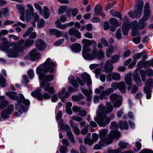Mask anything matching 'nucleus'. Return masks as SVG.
<instances>
[{
	"label": "nucleus",
	"instance_id": "obj_41",
	"mask_svg": "<svg viewBox=\"0 0 153 153\" xmlns=\"http://www.w3.org/2000/svg\"><path fill=\"white\" fill-rule=\"evenodd\" d=\"M10 114L6 110L4 109L1 111V115L2 118L7 119L9 118V115Z\"/></svg>",
	"mask_w": 153,
	"mask_h": 153
},
{
	"label": "nucleus",
	"instance_id": "obj_42",
	"mask_svg": "<svg viewBox=\"0 0 153 153\" xmlns=\"http://www.w3.org/2000/svg\"><path fill=\"white\" fill-rule=\"evenodd\" d=\"M114 51V48L113 46H111L108 48L107 49L106 51V54L107 57L109 58Z\"/></svg>",
	"mask_w": 153,
	"mask_h": 153
},
{
	"label": "nucleus",
	"instance_id": "obj_47",
	"mask_svg": "<svg viewBox=\"0 0 153 153\" xmlns=\"http://www.w3.org/2000/svg\"><path fill=\"white\" fill-rule=\"evenodd\" d=\"M28 9L26 10V12L27 13L32 14L33 13V8L32 6L30 4H28L27 5Z\"/></svg>",
	"mask_w": 153,
	"mask_h": 153
},
{
	"label": "nucleus",
	"instance_id": "obj_51",
	"mask_svg": "<svg viewBox=\"0 0 153 153\" xmlns=\"http://www.w3.org/2000/svg\"><path fill=\"white\" fill-rule=\"evenodd\" d=\"M14 109L13 104H11L9 105L5 110L8 112V113L10 114L13 112Z\"/></svg>",
	"mask_w": 153,
	"mask_h": 153
},
{
	"label": "nucleus",
	"instance_id": "obj_4",
	"mask_svg": "<svg viewBox=\"0 0 153 153\" xmlns=\"http://www.w3.org/2000/svg\"><path fill=\"white\" fill-rule=\"evenodd\" d=\"M94 120L100 126L104 127L109 123L111 118L110 117H107L106 113L99 112L94 118Z\"/></svg>",
	"mask_w": 153,
	"mask_h": 153
},
{
	"label": "nucleus",
	"instance_id": "obj_24",
	"mask_svg": "<svg viewBox=\"0 0 153 153\" xmlns=\"http://www.w3.org/2000/svg\"><path fill=\"white\" fill-rule=\"evenodd\" d=\"M36 45L38 49L41 50L44 49L45 48V44L41 39L37 40L36 42Z\"/></svg>",
	"mask_w": 153,
	"mask_h": 153
},
{
	"label": "nucleus",
	"instance_id": "obj_45",
	"mask_svg": "<svg viewBox=\"0 0 153 153\" xmlns=\"http://www.w3.org/2000/svg\"><path fill=\"white\" fill-rule=\"evenodd\" d=\"M84 143L85 144H88L89 146H91L93 143V140L92 139H90L88 138H85L84 140Z\"/></svg>",
	"mask_w": 153,
	"mask_h": 153
},
{
	"label": "nucleus",
	"instance_id": "obj_2",
	"mask_svg": "<svg viewBox=\"0 0 153 153\" xmlns=\"http://www.w3.org/2000/svg\"><path fill=\"white\" fill-rule=\"evenodd\" d=\"M89 52L87 51L82 52L83 56L85 59L89 60L96 59L101 60L104 57V52L102 50L98 51L96 48H94L91 54L88 53Z\"/></svg>",
	"mask_w": 153,
	"mask_h": 153
},
{
	"label": "nucleus",
	"instance_id": "obj_14",
	"mask_svg": "<svg viewBox=\"0 0 153 153\" xmlns=\"http://www.w3.org/2000/svg\"><path fill=\"white\" fill-rule=\"evenodd\" d=\"M68 34L70 36H74L76 38H81V34L78 30L74 27L71 28L68 31Z\"/></svg>",
	"mask_w": 153,
	"mask_h": 153
},
{
	"label": "nucleus",
	"instance_id": "obj_38",
	"mask_svg": "<svg viewBox=\"0 0 153 153\" xmlns=\"http://www.w3.org/2000/svg\"><path fill=\"white\" fill-rule=\"evenodd\" d=\"M0 85L2 88L5 87L6 85V79L2 75H0Z\"/></svg>",
	"mask_w": 153,
	"mask_h": 153
},
{
	"label": "nucleus",
	"instance_id": "obj_13",
	"mask_svg": "<svg viewBox=\"0 0 153 153\" xmlns=\"http://www.w3.org/2000/svg\"><path fill=\"white\" fill-rule=\"evenodd\" d=\"M113 110L112 105L111 103L109 102H107L106 106L101 108L100 112H102L103 113H109Z\"/></svg>",
	"mask_w": 153,
	"mask_h": 153
},
{
	"label": "nucleus",
	"instance_id": "obj_35",
	"mask_svg": "<svg viewBox=\"0 0 153 153\" xmlns=\"http://www.w3.org/2000/svg\"><path fill=\"white\" fill-rule=\"evenodd\" d=\"M125 80L126 84L128 85H132V78L130 76L127 75L125 77Z\"/></svg>",
	"mask_w": 153,
	"mask_h": 153
},
{
	"label": "nucleus",
	"instance_id": "obj_5",
	"mask_svg": "<svg viewBox=\"0 0 153 153\" xmlns=\"http://www.w3.org/2000/svg\"><path fill=\"white\" fill-rule=\"evenodd\" d=\"M143 12L144 16L138 22L140 26L139 28L140 29H142L144 28L145 21L148 19L151 16V12L150 10L149 4L148 2H146L145 4Z\"/></svg>",
	"mask_w": 153,
	"mask_h": 153
},
{
	"label": "nucleus",
	"instance_id": "obj_6",
	"mask_svg": "<svg viewBox=\"0 0 153 153\" xmlns=\"http://www.w3.org/2000/svg\"><path fill=\"white\" fill-rule=\"evenodd\" d=\"M143 5V1L141 0L138 1L137 4L135 5L134 9V13L130 11L128 13V15L131 17H135L136 18H139L141 16Z\"/></svg>",
	"mask_w": 153,
	"mask_h": 153
},
{
	"label": "nucleus",
	"instance_id": "obj_36",
	"mask_svg": "<svg viewBox=\"0 0 153 153\" xmlns=\"http://www.w3.org/2000/svg\"><path fill=\"white\" fill-rule=\"evenodd\" d=\"M95 14L98 16L100 15L102 11V7L99 5H97L94 8Z\"/></svg>",
	"mask_w": 153,
	"mask_h": 153
},
{
	"label": "nucleus",
	"instance_id": "obj_26",
	"mask_svg": "<svg viewBox=\"0 0 153 153\" xmlns=\"http://www.w3.org/2000/svg\"><path fill=\"white\" fill-rule=\"evenodd\" d=\"M118 88L122 93H125L126 85L124 82H118Z\"/></svg>",
	"mask_w": 153,
	"mask_h": 153
},
{
	"label": "nucleus",
	"instance_id": "obj_3",
	"mask_svg": "<svg viewBox=\"0 0 153 153\" xmlns=\"http://www.w3.org/2000/svg\"><path fill=\"white\" fill-rule=\"evenodd\" d=\"M42 65V68H37L36 71L37 74H40L42 71L46 73L49 71L50 73H53L54 71V68L56 66L55 64L52 62L50 58H48Z\"/></svg>",
	"mask_w": 153,
	"mask_h": 153
},
{
	"label": "nucleus",
	"instance_id": "obj_16",
	"mask_svg": "<svg viewBox=\"0 0 153 153\" xmlns=\"http://www.w3.org/2000/svg\"><path fill=\"white\" fill-rule=\"evenodd\" d=\"M30 59L32 61H34L39 57L40 54L36 49H34L32 50L29 53Z\"/></svg>",
	"mask_w": 153,
	"mask_h": 153
},
{
	"label": "nucleus",
	"instance_id": "obj_20",
	"mask_svg": "<svg viewBox=\"0 0 153 153\" xmlns=\"http://www.w3.org/2000/svg\"><path fill=\"white\" fill-rule=\"evenodd\" d=\"M82 79L84 82H86L88 86L92 84L91 77L88 73H85L84 74H82Z\"/></svg>",
	"mask_w": 153,
	"mask_h": 153
},
{
	"label": "nucleus",
	"instance_id": "obj_50",
	"mask_svg": "<svg viewBox=\"0 0 153 153\" xmlns=\"http://www.w3.org/2000/svg\"><path fill=\"white\" fill-rule=\"evenodd\" d=\"M82 91L83 93L86 96L90 95L92 93V91L91 89L87 90L85 89H83Z\"/></svg>",
	"mask_w": 153,
	"mask_h": 153
},
{
	"label": "nucleus",
	"instance_id": "obj_32",
	"mask_svg": "<svg viewBox=\"0 0 153 153\" xmlns=\"http://www.w3.org/2000/svg\"><path fill=\"white\" fill-rule=\"evenodd\" d=\"M110 14L113 16L117 17L121 20H123L122 15L120 12L115 11L113 10H111L110 11Z\"/></svg>",
	"mask_w": 153,
	"mask_h": 153
},
{
	"label": "nucleus",
	"instance_id": "obj_63",
	"mask_svg": "<svg viewBox=\"0 0 153 153\" xmlns=\"http://www.w3.org/2000/svg\"><path fill=\"white\" fill-rule=\"evenodd\" d=\"M77 81L76 79H72L70 81V82L74 86L77 88L79 87Z\"/></svg>",
	"mask_w": 153,
	"mask_h": 153
},
{
	"label": "nucleus",
	"instance_id": "obj_11",
	"mask_svg": "<svg viewBox=\"0 0 153 153\" xmlns=\"http://www.w3.org/2000/svg\"><path fill=\"white\" fill-rule=\"evenodd\" d=\"M120 78V75L119 74L114 72L108 74L106 77V79L108 81H110L113 79L116 81H119Z\"/></svg>",
	"mask_w": 153,
	"mask_h": 153
},
{
	"label": "nucleus",
	"instance_id": "obj_64",
	"mask_svg": "<svg viewBox=\"0 0 153 153\" xmlns=\"http://www.w3.org/2000/svg\"><path fill=\"white\" fill-rule=\"evenodd\" d=\"M122 37L121 30L120 29L117 30L116 32V37L118 39H120Z\"/></svg>",
	"mask_w": 153,
	"mask_h": 153
},
{
	"label": "nucleus",
	"instance_id": "obj_62",
	"mask_svg": "<svg viewBox=\"0 0 153 153\" xmlns=\"http://www.w3.org/2000/svg\"><path fill=\"white\" fill-rule=\"evenodd\" d=\"M71 118L72 120H72V121L73 120H74L78 122H81L83 120L82 118L78 116H73L71 117Z\"/></svg>",
	"mask_w": 153,
	"mask_h": 153
},
{
	"label": "nucleus",
	"instance_id": "obj_37",
	"mask_svg": "<svg viewBox=\"0 0 153 153\" xmlns=\"http://www.w3.org/2000/svg\"><path fill=\"white\" fill-rule=\"evenodd\" d=\"M34 41L33 39H27L25 41V45L26 48L31 46L34 43Z\"/></svg>",
	"mask_w": 153,
	"mask_h": 153
},
{
	"label": "nucleus",
	"instance_id": "obj_17",
	"mask_svg": "<svg viewBox=\"0 0 153 153\" xmlns=\"http://www.w3.org/2000/svg\"><path fill=\"white\" fill-rule=\"evenodd\" d=\"M120 134L119 132L116 130L111 131L108 134V139H111V143L113 142V138L118 139L120 137Z\"/></svg>",
	"mask_w": 153,
	"mask_h": 153
},
{
	"label": "nucleus",
	"instance_id": "obj_29",
	"mask_svg": "<svg viewBox=\"0 0 153 153\" xmlns=\"http://www.w3.org/2000/svg\"><path fill=\"white\" fill-rule=\"evenodd\" d=\"M119 126L121 130L123 129H128V124L126 121L120 120L119 122Z\"/></svg>",
	"mask_w": 153,
	"mask_h": 153
},
{
	"label": "nucleus",
	"instance_id": "obj_61",
	"mask_svg": "<svg viewBox=\"0 0 153 153\" xmlns=\"http://www.w3.org/2000/svg\"><path fill=\"white\" fill-rule=\"evenodd\" d=\"M119 57L118 55H115L113 56L111 58V63H114L117 62L119 60Z\"/></svg>",
	"mask_w": 153,
	"mask_h": 153
},
{
	"label": "nucleus",
	"instance_id": "obj_53",
	"mask_svg": "<svg viewBox=\"0 0 153 153\" xmlns=\"http://www.w3.org/2000/svg\"><path fill=\"white\" fill-rule=\"evenodd\" d=\"M45 25V21L44 20L41 19H40L37 24V26L39 28H41L44 26Z\"/></svg>",
	"mask_w": 153,
	"mask_h": 153
},
{
	"label": "nucleus",
	"instance_id": "obj_25",
	"mask_svg": "<svg viewBox=\"0 0 153 153\" xmlns=\"http://www.w3.org/2000/svg\"><path fill=\"white\" fill-rule=\"evenodd\" d=\"M70 124L73 128L74 132L76 135H79L80 134V130L78 128V125L74 123V121L72 120L70 121Z\"/></svg>",
	"mask_w": 153,
	"mask_h": 153
},
{
	"label": "nucleus",
	"instance_id": "obj_27",
	"mask_svg": "<svg viewBox=\"0 0 153 153\" xmlns=\"http://www.w3.org/2000/svg\"><path fill=\"white\" fill-rule=\"evenodd\" d=\"M71 48L73 51L77 52L81 51V46L79 43H76L71 45Z\"/></svg>",
	"mask_w": 153,
	"mask_h": 153
},
{
	"label": "nucleus",
	"instance_id": "obj_57",
	"mask_svg": "<svg viewBox=\"0 0 153 153\" xmlns=\"http://www.w3.org/2000/svg\"><path fill=\"white\" fill-rule=\"evenodd\" d=\"M88 125L85 126L81 130V133L83 135H85L88 132Z\"/></svg>",
	"mask_w": 153,
	"mask_h": 153
},
{
	"label": "nucleus",
	"instance_id": "obj_22",
	"mask_svg": "<svg viewBox=\"0 0 153 153\" xmlns=\"http://www.w3.org/2000/svg\"><path fill=\"white\" fill-rule=\"evenodd\" d=\"M132 24L133 25L132 34L133 36H134L138 33V28L139 26L137 24V20L134 21Z\"/></svg>",
	"mask_w": 153,
	"mask_h": 153
},
{
	"label": "nucleus",
	"instance_id": "obj_30",
	"mask_svg": "<svg viewBox=\"0 0 153 153\" xmlns=\"http://www.w3.org/2000/svg\"><path fill=\"white\" fill-rule=\"evenodd\" d=\"M134 82L138 86H140L141 85L142 82L139 75L136 74H134L133 77Z\"/></svg>",
	"mask_w": 153,
	"mask_h": 153
},
{
	"label": "nucleus",
	"instance_id": "obj_58",
	"mask_svg": "<svg viewBox=\"0 0 153 153\" xmlns=\"http://www.w3.org/2000/svg\"><path fill=\"white\" fill-rule=\"evenodd\" d=\"M144 71L148 76H153V70L150 69L144 70Z\"/></svg>",
	"mask_w": 153,
	"mask_h": 153
},
{
	"label": "nucleus",
	"instance_id": "obj_33",
	"mask_svg": "<svg viewBox=\"0 0 153 153\" xmlns=\"http://www.w3.org/2000/svg\"><path fill=\"white\" fill-rule=\"evenodd\" d=\"M109 22L112 26L114 27H117L120 25L119 24L117 19L114 18L109 19Z\"/></svg>",
	"mask_w": 153,
	"mask_h": 153
},
{
	"label": "nucleus",
	"instance_id": "obj_1",
	"mask_svg": "<svg viewBox=\"0 0 153 153\" xmlns=\"http://www.w3.org/2000/svg\"><path fill=\"white\" fill-rule=\"evenodd\" d=\"M3 41L1 44V47L5 53L8 54L9 57H16L19 56V52L22 51L26 48L25 41L22 39L17 42H10L4 37L2 38Z\"/></svg>",
	"mask_w": 153,
	"mask_h": 153
},
{
	"label": "nucleus",
	"instance_id": "obj_28",
	"mask_svg": "<svg viewBox=\"0 0 153 153\" xmlns=\"http://www.w3.org/2000/svg\"><path fill=\"white\" fill-rule=\"evenodd\" d=\"M58 125L60 126L62 130H64L67 132L68 131H71L69 126L68 125H65L63 123L62 120H60L59 122Z\"/></svg>",
	"mask_w": 153,
	"mask_h": 153
},
{
	"label": "nucleus",
	"instance_id": "obj_40",
	"mask_svg": "<svg viewBox=\"0 0 153 153\" xmlns=\"http://www.w3.org/2000/svg\"><path fill=\"white\" fill-rule=\"evenodd\" d=\"M130 26H122V32L124 35L126 36L128 34V31L130 29Z\"/></svg>",
	"mask_w": 153,
	"mask_h": 153
},
{
	"label": "nucleus",
	"instance_id": "obj_18",
	"mask_svg": "<svg viewBox=\"0 0 153 153\" xmlns=\"http://www.w3.org/2000/svg\"><path fill=\"white\" fill-rule=\"evenodd\" d=\"M113 66L111 63V60H107L105 63L104 68V71L106 73H109L112 71Z\"/></svg>",
	"mask_w": 153,
	"mask_h": 153
},
{
	"label": "nucleus",
	"instance_id": "obj_19",
	"mask_svg": "<svg viewBox=\"0 0 153 153\" xmlns=\"http://www.w3.org/2000/svg\"><path fill=\"white\" fill-rule=\"evenodd\" d=\"M39 77L41 80H43L44 79V80L46 82L51 81L53 79V75L50 74L45 76L44 73H41L39 75Z\"/></svg>",
	"mask_w": 153,
	"mask_h": 153
},
{
	"label": "nucleus",
	"instance_id": "obj_49",
	"mask_svg": "<svg viewBox=\"0 0 153 153\" xmlns=\"http://www.w3.org/2000/svg\"><path fill=\"white\" fill-rule=\"evenodd\" d=\"M140 74L141 76L142 80L144 82L146 79V74L143 70H141L140 72Z\"/></svg>",
	"mask_w": 153,
	"mask_h": 153
},
{
	"label": "nucleus",
	"instance_id": "obj_31",
	"mask_svg": "<svg viewBox=\"0 0 153 153\" xmlns=\"http://www.w3.org/2000/svg\"><path fill=\"white\" fill-rule=\"evenodd\" d=\"M85 97L82 94H79L77 95L72 96L71 97L72 100L74 101L78 102L81 100H83Z\"/></svg>",
	"mask_w": 153,
	"mask_h": 153
},
{
	"label": "nucleus",
	"instance_id": "obj_55",
	"mask_svg": "<svg viewBox=\"0 0 153 153\" xmlns=\"http://www.w3.org/2000/svg\"><path fill=\"white\" fill-rule=\"evenodd\" d=\"M121 104L122 101L120 99H117L114 104L113 106L114 108H119L121 105Z\"/></svg>",
	"mask_w": 153,
	"mask_h": 153
},
{
	"label": "nucleus",
	"instance_id": "obj_9",
	"mask_svg": "<svg viewBox=\"0 0 153 153\" xmlns=\"http://www.w3.org/2000/svg\"><path fill=\"white\" fill-rule=\"evenodd\" d=\"M108 133L107 130L104 129L102 130L99 133V136L103 143H106L108 144L111 143V139H108V135L107 137L105 136Z\"/></svg>",
	"mask_w": 153,
	"mask_h": 153
},
{
	"label": "nucleus",
	"instance_id": "obj_21",
	"mask_svg": "<svg viewBox=\"0 0 153 153\" xmlns=\"http://www.w3.org/2000/svg\"><path fill=\"white\" fill-rule=\"evenodd\" d=\"M9 104L8 101L6 100L4 96H0V108H5Z\"/></svg>",
	"mask_w": 153,
	"mask_h": 153
},
{
	"label": "nucleus",
	"instance_id": "obj_43",
	"mask_svg": "<svg viewBox=\"0 0 153 153\" xmlns=\"http://www.w3.org/2000/svg\"><path fill=\"white\" fill-rule=\"evenodd\" d=\"M67 136L69 138L70 141L72 143H75V141L74 139V137L72 134L71 131H68L67 132Z\"/></svg>",
	"mask_w": 153,
	"mask_h": 153
},
{
	"label": "nucleus",
	"instance_id": "obj_23",
	"mask_svg": "<svg viewBox=\"0 0 153 153\" xmlns=\"http://www.w3.org/2000/svg\"><path fill=\"white\" fill-rule=\"evenodd\" d=\"M49 34L50 36L54 35L57 37H60L62 36V33L61 31L55 29H50L49 30Z\"/></svg>",
	"mask_w": 153,
	"mask_h": 153
},
{
	"label": "nucleus",
	"instance_id": "obj_10",
	"mask_svg": "<svg viewBox=\"0 0 153 153\" xmlns=\"http://www.w3.org/2000/svg\"><path fill=\"white\" fill-rule=\"evenodd\" d=\"M20 98V100H18V104H16V108L17 109L18 111L20 113H22L25 111V107L23 105H21V102H22L24 100L25 98L23 95L21 94H19Z\"/></svg>",
	"mask_w": 153,
	"mask_h": 153
},
{
	"label": "nucleus",
	"instance_id": "obj_54",
	"mask_svg": "<svg viewBox=\"0 0 153 153\" xmlns=\"http://www.w3.org/2000/svg\"><path fill=\"white\" fill-rule=\"evenodd\" d=\"M123 25L129 26H131L130 22L129 21L128 18L126 16L123 18Z\"/></svg>",
	"mask_w": 153,
	"mask_h": 153
},
{
	"label": "nucleus",
	"instance_id": "obj_15",
	"mask_svg": "<svg viewBox=\"0 0 153 153\" xmlns=\"http://www.w3.org/2000/svg\"><path fill=\"white\" fill-rule=\"evenodd\" d=\"M114 91L112 88H109L105 91H103L101 93L100 95V100H102L106 98L105 96H108L110 94Z\"/></svg>",
	"mask_w": 153,
	"mask_h": 153
},
{
	"label": "nucleus",
	"instance_id": "obj_12",
	"mask_svg": "<svg viewBox=\"0 0 153 153\" xmlns=\"http://www.w3.org/2000/svg\"><path fill=\"white\" fill-rule=\"evenodd\" d=\"M45 82L44 79L43 81L41 83L40 86L42 87H43L44 86V90L48 91L49 94H53L54 93V88L52 86H50V83H48L45 85Z\"/></svg>",
	"mask_w": 153,
	"mask_h": 153
},
{
	"label": "nucleus",
	"instance_id": "obj_7",
	"mask_svg": "<svg viewBox=\"0 0 153 153\" xmlns=\"http://www.w3.org/2000/svg\"><path fill=\"white\" fill-rule=\"evenodd\" d=\"M41 91V89L37 88L35 91H32L31 93V95L33 97H36L37 100L39 101L42 100L43 98L47 100L50 98V95L48 93H45L42 95Z\"/></svg>",
	"mask_w": 153,
	"mask_h": 153
},
{
	"label": "nucleus",
	"instance_id": "obj_46",
	"mask_svg": "<svg viewBox=\"0 0 153 153\" xmlns=\"http://www.w3.org/2000/svg\"><path fill=\"white\" fill-rule=\"evenodd\" d=\"M110 98L112 102H113L117 100V99H119L120 97L117 94H113L110 95Z\"/></svg>",
	"mask_w": 153,
	"mask_h": 153
},
{
	"label": "nucleus",
	"instance_id": "obj_8",
	"mask_svg": "<svg viewBox=\"0 0 153 153\" xmlns=\"http://www.w3.org/2000/svg\"><path fill=\"white\" fill-rule=\"evenodd\" d=\"M83 44L82 46V52L84 51H91V49L89 46L93 45L94 48H95L97 45V43L93 40H90L88 39H83L82 41Z\"/></svg>",
	"mask_w": 153,
	"mask_h": 153
},
{
	"label": "nucleus",
	"instance_id": "obj_39",
	"mask_svg": "<svg viewBox=\"0 0 153 153\" xmlns=\"http://www.w3.org/2000/svg\"><path fill=\"white\" fill-rule=\"evenodd\" d=\"M69 96V94L68 92H66L64 96L61 95V92H59L58 93L59 97L61 99V101L64 102H65V98H67Z\"/></svg>",
	"mask_w": 153,
	"mask_h": 153
},
{
	"label": "nucleus",
	"instance_id": "obj_44",
	"mask_svg": "<svg viewBox=\"0 0 153 153\" xmlns=\"http://www.w3.org/2000/svg\"><path fill=\"white\" fill-rule=\"evenodd\" d=\"M49 10L46 7H44L43 8V14L45 18L47 19L49 17Z\"/></svg>",
	"mask_w": 153,
	"mask_h": 153
},
{
	"label": "nucleus",
	"instance_id": "obj_34",
	"mask_svg": "<svg viewBox=\"0 0 153 153\" xmlns=\"http://www.w3.org/2000/svg\"><path fill=\"white\" fill-rule=\"evenodd\" d=\"M6 95L8 96L10 99L13 100H17L18 97L17 96L15 92L10 91L7 92L6 93Z\"/></svg>",
	"mask_w": 153,
	"mask_h": 153
},
{
	"label": "nucleus",
	"instance_id": "obj_56",
	"mask_svg": "<svg viewBox=\"0 0 153 153\" xmlns=\"http://www.w3.org/2000/svg\"><path fill=\"white\" fill-rule=\"evenodd\" d=\"M80 153H87V149L86 147L83 145H80L79 146Z\"/></svg>",
	"mask_w": 153,
	"mask_h": 153
},
{
	"label": "nucleus",
	"instance_id": "obj_60",
	"mask_svg": "<svg viewBox=\"0 0 153 153\" xmlns=\"http://www.w3.org/2000/svg\"><path fill=\"white\" fill-rule=\"evenodd\" d=\"M118 128V125L117 123L114 122H111L110 128L111 129H117Z\"/></svg>",
	"mask_w": 153,
	"mask_h": 153
},
{
	"label": "nucleus",
	"instance_id": "obj_48",
	"mask_svg": "<svg viewBox=\"0 0 153 153\" xmlns=\"http://www.w3.org/2000/svg\"><path fill=\"white\" fill-rule=\"evenodd\" d=\"M67 7L66 6H62L60 7L58 11V13L61 14L64 13L67 9Z\"/></svg>",
	"mask_w": 153,
	"mask_h": 153
},
{
	"label": "nucleus",
	"instance_id": "obj_59",
	"mask_svg": "<svg viewBox=\"0 0 153 153\" xmlns=\"http://www.w3.org/2000/svg\"><path fill=\"white\" fill-rule=\"evenodd\" d=\"M16 7L20 13H25V10L22 6L18 4L16 5Z\"/></svg>",
	"mask_w": 153,
	"mask_h": 153
},
{
	"label": "nucleus",
	"instance_id": "obj_52",
	"mask_svg": "<svg viewBox=\"0 0 153 153\" xmlns=\"http://www.w3.org/2000/svg\"><path fill=\"white\" fill-rule=\"evenodd\" d=\"M33 28L32 27H29L25 32L23 34V36L24 37H26L28 36L33 30Z\"/></svg>",
	"mask_w": 153,
	"mask_h": 153
}]
</instances>
